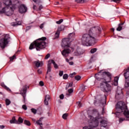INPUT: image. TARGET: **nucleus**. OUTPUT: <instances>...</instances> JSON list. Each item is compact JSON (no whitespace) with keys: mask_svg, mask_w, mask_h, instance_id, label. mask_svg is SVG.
Segmentation results:
<instances>
[{"mask_svg":"<svg viewBox=\"0 0 129 129\" xmlns=\"http://www.w3.org/2000/svg\"><path fill=\"white\" fill-rule=\"evenodd\" d=\"M97 80L100 81L104 79V81L100 83V88L103 92H109L111 91V86L108 84L111 80V75L109 72L101 71L95 75Z\"/></svg>","mask_w":129,"mask_h":129,"instance_id":"nucleus-1","label":"nucleus"},{"mask_svg":"<svg viewBox=\"0 0 129 129\" xmlns=\"http://www.w3.org/2000/svg\"><path fill=\"white\" fill-rule=\"evenodd\" d=\"M75 35V34L74 33H72L69 35V38L62 39L61 45V47L64 48V49L62 50V52H61V54L66 58V57H68L71 52L74 51V48L71 47V40H70V39L72 38V37H74Z\"/></svg>","mask_w":129,"mask_h":129,"instance_id":"nucleus-2","label":"nucleus"},{"mask_svg":"<svg viewBox=\"0 0 129 129\" xmlns=\"http://www.w3.org/2000/svg\"><path fill=\"white\" fill-rule=\"evenodd\" d=\"M116 109L117 111L115 113L116 115L118 113H123L125 118L121 117L119 118V122H122L124 120H129V110L127 106L123 102H119L116 105Z\"/></svg>","mask_w":129,"mask_h":129,"instance_id":"nucleus-3","label":"nucleus"},{"mask_svg":"<svg viewBox=\"0 0 129 129\" xmlns=\"http://www.w3.org/2000/svg\"><path fill=\"white\" fill-rule=\"evenodd\" d=\"M3 4L6 6V7L3 8L0 11V14H6L7 16H12L14 13V10L17 9V4H19V1H15V4L12 6L10 7L12 5V0H4Z\"/></svg>","mask_w":129,"mask_h":129,"instance_id":"nucleus-4","label":"nucleus"},{"mask_svg":"<svg viewBox=\"0 0 129 129\" xmlns=\"http://www.w3.org/2000/svg\"><path fill=\"white\" fill-rule=\"evenodd\" d=\"M81 43L83 46L89 47L95 44V38L90 33H84L82 35Z\"/></svg>","mask_w":129,"mask_h":129,"instance_id":"nucleus-5","label":"nucleus"},{"mask_svg":"<svg viewBox=\"0 0 129 129\" xmlns=\"http://www.w3.org/2000/svg\"><path fill=\"white\" fill-rule=\"evenodd\" d=\"M47 38L43 37L41 38L35 40L34 42L32 43L29 46L30 50H33L34 48H35L37 51H41L42 49L46 48V42Z\"/></svg>","mask_w":129,"mask_h":129,"instance_id":"nucleus-6","label":"nucleus"},{"mask_svg":"<svg viewBox=\"0 0 129 129\" xmlns=\"http://www.w3.org/2000/svg\"><path fill=\"white\" fill-rule=\"evenodd\" d=\"M92 115L94 118H96L98 120V124L100 121V129H107V121L103 120V117L100 116L99 112L97 110L94 109Z\"/></svg>","mask_w":129,"mask_h":129,"instance_id":"nucleus-7","label":"nucleus"},{"mask_svg":"<svg viewBox=\"0 0 129 129\" xmlns=\"http://www.w3.org/2000/svg\"><path fill=\"white\" fill-rule=\"evenodd\" d=\"M89 123L90 125L85 126L83 127V129H93L94 127L98 126V120L96 118H94V117L91 115H89Z\"/></svg>","mask_w":129,"mask_h":129,"instance_id":"nucleus-8","label":"nucleus"},{"mask_svg":"<svg viewBox=\"0 0 129 129\" xmlns=\"http://www.w3.org/2000/svg\"><path fill=\"white\" fill-rule=\"evenodd\" d=\"M9 39H10V35L7 34L0 40V47L2 49H5L7 47V45L9 44Z\"/></svg>","mask_w":129,"mask_h":129,"instance_id":"nucleus-9","label":"nucleus"},{"mask_svg":"<svg viewBox=\"0 0 129 129\" xmlns=\"http://www.w3.org/2000/svg\"><path fill=\"white\" fill-rule=\"evenodd\" d=\"M28 86H24L22 89L20 90V94H21L22 96H23V102H26V96L27 93V88Z\"/></svg>","mask_w":129,"mask_h":129,"instance_id":"nucleus-10","label":"nucleus"},{"mask_svg":"<svg viewBox=\"0 0 129 129\" xmlns=\"http://www.w3.org/2000/svg\"><path fill=\"white\" fill-rule=\"evenodd\" d=\"M28 10L27 7L24 5H21L19 7V11L20 14H24V13H26Z\"/></svg>","mask_w":129,"mask_h":129,"instance_id":"nucleus-11","label":"nucleus"},{"mask_svg":"<svg viewBox=\"0 0 129 129\" xmlns=\"http://www.w3.org/2000/svg\"><path fill=\"white\" fill-rule=\"evenodd\" d=\"M121 96H122V90L121 89H117L116 92V98H119Z\"/></svg>","mask_w":129,"mask_h":129,"instance_id":"nucleus-12","label":"nucleus"},{"mask_svg":"<svg viewBox=\"0 0 129 129\" xmlns=\"http://www.w3.org/2000/svg\"><path fill=\"white\" fill-rule=\"evenodd\" d=\"M94 31H96L98 34H100V31H101V28L100 27L97 26L95 27H92L90 29L91 32H94Z\"/></svg>","mask_w":129,"mask_h":129,"instance_id":"nucleus-13","label":"nucleus"},{"mask_svg":"<svg viewBox=\"0 0 129 129\" xmlns=\"http://www.w3.org/2000/svg\"><path fill=\"white\" fill-rule=\"evenodd\" d=\"M83 54V51L81 48H78L74 53V55L75 56H79L80 55H82Z\"/></svg>","mask_w":129,"mask_h":129,"instance_id":"nucleus-14","label":"nucleus"},{"mask_svg":"<svg viewBox=\"0 0 129 129\" xmlns=\"http://www.w3.org/2000/svg\"><path fill=\"white\" fill-rule=\"evenodd\" d=\"M49 100H50V96L49 95H46L45 97V99L44 101L45 105H49Z\"/></svg>","mask_w":129,"mask_h":129,"instance_id":"nucleus-15","label":"nucleus"},{"mask_svg":"<svg viewBox=\"0 0 129 129\" xmlns=\"http://www.w3.org/2000/svg\"><path fill=\"white\" fill-rule=\"evenodd\" d=\"M48 62H49V63H50V65H51V64H53V65L54 66V68H55V69H58V64H57V63H56V62H55V61H54V60H53V59L49 60L48 61Z\"/></svg>","mask_w":129,"mask_h":129,"instance_id":"nucleus-16","label":"nucleus"},{"mask_svg":"<svg viewBox=\"0 0 129 129\" xmlns=\"http://www.w3.org/2000/svg\"><path fill=\"white\" fill-rule=\"evenodd\" d=\"M34 64L36 67H42L43 66V62L40 61L39 60L34 61Z\"/></svg>","mask_w":129,"mask_h":129,"instance_id":"nucleus-17","label":"nucleus"},{"mask_svg":"<svg viewBox=\"0 0 129 129\" xmlns=\"http://www.w3.org/2000/svg\"><path fill=\"white\" fill-rule=\"evenodd\" d=\"M124 76L125 77V79L129 78V67L128 69L125 71H124Z\"/></svg>","mask_w":129,"mask_h":129,"instance_id":"nucleus-18","label":"nucleus"},{"mask_svg":"<svg viewBox=\"0 0 129 129\" xmlns=\"http://www.w3.org/2000/svg\"><path fill=\"white\" fill-rule=\"evenodd\" d=\"M1 86L2 87H3V88H4L5 89H6V90H7V91H12L11 90V89H9V87H7V86H6V85H5L4 83H2L1 84Z\"/></svg>","mask_w":129,"mask_h":129,"instance_id":"nucleus-19","label":"nucleus"},{"mask_svg":"<svg viewBox=\"0 0 129 129\" xmlns=\"http://www.w3.org/2000/svg\"><path fill=\"white\" fill-rule=\"evenodd\" d=\"M65 28H66L65 26L62 25L60 27H58V28L57 29V31L59 32V33H60V32H61V31H64V30H65Z\"/></svg>","mask_w":129,"mask_h":129,"instance_id":"nucleus-20","label":"nucleus"},{"mask_svg":"<svg viewBox=\"0 0 129 129\" xmlns=\"http://www.w3.org/2000/svg\"><path fill=\"white\" fill-rule=\"evenodd\" d=\"M114 85L117 86L118 85V77H116L114 79Z\"/></svg>","mask_w":129,"mask_h":129,"instance_id":"nucleus-21","label":"nucleus"},{"mask_svg":"<svg viewBox=\"0 0 129 129\" xmlns=\"http://www.w3.org/2000/svg\"><path fill=\"white\" fill-rule=\"evenodd\" d=\"M126 82L125 83L124 86L125 88H128L129 87V78L125 79Z\"/></svg>","mask_w":129,"mask_h":129,"instance_id":"nucleus-22","label":"nucleus"},{"mask_svg":"<svg viewBox=\"0 0 129 129\" xmlns=\"http://www.w3.org/2000/svg\"><path fill=\"white\" fill-rule=\"evenodd\" d=\"M21 25H22V22L21 21L12 23V26H21Z\"/></svg>","mask_w":129,"mask_h":129,"instance_id":"nucleus-23","label":"nucleus"},{"mask_svg":"<svg viewBox=\"0 0 129 129\" xmlns=\"http://www.w3.org/2000/svg\"><path fill=\"white\" fill-rule=\"evenodd\" d=\"M49 72H51V63H49L48 62V63L47 64V74L49 73Z\"/></svg>","mask_w":129,"mask_h":129,"instance_id":"nucleus-24","label":"nucleus"},{"mask_svg":"<svg viewBox=\"0 0 129 129\" xmlns=\"http://www.w3.org/2000/svg\"><path fill=\"white\" fill-rule=\"evenodd\" d=\"M75 2L78 4H83L85 2H88V0H76Z\"/></svg>","mask_w":129,"mask_h":129,"instance_id":"nucleus-25","label":"nucleus"},{"mask_svg":"<svg viewBox=\"0 0 129 129\" xmlns=\"http://www.w3.org/2000/svg\"><path fill=\"white\" fill-rule=\"evenodd\" d=\"M123 25V23H120L118 25V28H117L116 30L117 31H121V30H122V27L121 26H122Z\"/></svg>","mask_w":129,"mask_h":129,"instance_id":"nucleus-26","label":"nucleus"},{"mask_svg":"<svg viewBox=\"0 0 129 129\" xmlns=\"http://www.w3.org/2000/svg\"><path fill=\"white\" fill-rule=\"evenodd\" d=\"M24 123H25V124H26V125H28L29 126H30V125H31V122H30V121H29L28 120H25Z\"/></svg>","mask_w":129,"mask_h":129,"instance_id":"nucleus-27","label":"nucleus"},{"mask_svg":"<svg viewBox=\"0 0 129 129\" xmlns=\"http://www.w3.org/2000/svg\"><path fill=\"white\" fill-rule=\"evenodd\" d=\"M60 35V32L57 31L55 34V39H58L59 38V36Z\"/></svg>","mask_w":129,"mask_h":129,"instance_id":"nucleus-28","label":"nucleus"},{"mask_svg":"<svg viewBox=\"0 0 129 129\" xmlns=\"http://www.w3.org/2000/svg\"><path fill=\"white\" fill-rule=\"evenodd\" d=\"M97 51V48H94L91 49L90 52L91 53V54H93L95 53V52H96Z\"/></svg>","mask_w":129,"mask_h":129,"instance_id":"nucleus-29","label":"nucleus"},{"mask_svg":"<svg viewBox=\"0 0 129 129\" xmlns=\"http://www.w3.org/2000/svg\"><path fill=\"white\" fill-rule=\"evenodd\" d=\"M37 124H38V125H43V123H42V120L41 119L38 120L36 121Z\"/></svg>","mask_w":129,"mask_h":129,"instance_id":"nucleus-30","label":"nucleus"},{"mask_svg":"<svg viewBox=\"0 0 129 129\" xmlns=\"http://www.w3.org/2000/svg\"><path fill=\"white\" fill-rule=\"evenodd\" d=\"M10 123H18V122H16V118L13 117L12 120H10Z\"/></svg>","mask_w":129,"mask_h":129,"instance_id":"nucleus-31","label":"nucleus"},{"mask_svg":"<svg viewBox=\"0 0 129 129\" xmlns=\"http://www.w3.org/2000/svg\"><path fill=\"white\" fill-rule=\"evenodd\" d=\"M5 101L6 105H10L11 104V101L9 99H6Z\"/></svg>","mask_w":129,"mask_h":129,"instance_id":"nucleus-32","label":"nucleus"},{"mask_svg":"<svg viewBox=\"0 0 129 129\" xmlns=\"http://www.w3.org/2000/svg\"><path fill=\"white\" fill-rule=\"evenodd\" d=\"M67 116H68V113H64L62 115V118L63 119H67Z\"/></svg>","mask_w":129,"mask_h":129,"instance_id":"nucleus-33","label":"nucleus"},{"mask_svg":"<svg viewBox=\"0 0 129 129\" xmlns=\"http://www.w3.org/2000/svg\"><path fill=\"white\" fill-rule=\"evenodd\" d=\"M75 79H76V80H77V81H79V80L81 79V77L80 76H76L75 77Z\"/></svg>","mask_w":129,"mask_h":129,"instance_id":"nucleus-34","label":"nucleus"},{"mask_svg":"<svg viewBox=\"0 0 129 129\" xmlns=\"http://www.w3.org/2000/svg\"><path fill=\"white\" fill-rule=\"evenodd\" d=\"M24 121V120L22 117H19L18 118V122H20V123H22V122Z\"/></svg>","mask_w":129,"mask_h":129,"instance_id":"nucleus-35","label":"nucleus"},{"mask_svg":"<svg viewBox=\"0 0 129 129\" xmlns=\"http://www.w3.org/2000/svg\"><path fill=\"white\" fill-rule=\"evenodd\" d=\"M31 110L32 112H33V113H34V114H36V113H37V110L36 109L32 108Z\"/></svg>","mask_w":129,"mask_h":129,"instance_id":"nucleus-36","label":"nucleus"},{"mask_svg":"<svg viewBox=\"0 0 129 129\" xmlns=\"http://www.w3.org/2000/svg\"><path fill=\"white\" fill-rule=\"evenodd\" d=\"M63 22V19H60L59 21L56 22V24H57L58 25H60V24H61V23H62Z\"/></svg>","mask_w":129,"mask_h":129,"instance_id":"nucleus-37","label":"nucleus"},{"mask_svg":"<svg viewBox=\"0 0 129 129\" xmlns=\"http://www.w3.org/2000/svg\"><path fill=\"white\" fill-rule=\"evenodd\" d=\"M68 75L67 74H64L63 76V79H68Z\"/></svg>","mask_w":129,"mask_h":129,"instance_id":"nucleus-38","label":"nucleus"},{"mask_svg":"<svg viewBox=\"0 0 129 129\" xmlns=\"http://www.w3.org/2000/svg\"><path fill=\"white\" fill-rule=\"evenodd\" d=\"M49 58H50V54L48 53L45 57L44 59H45V60H47V59H48Z\"/></svg>","mask_w":129,"mask_h":129,"instance_id":"nucleus-39","label":"nucleus"},{"mask_svg":"<svg viewBox=\"0 0 129 129\" xmlns=\"http://www.w3.org/2000/svg\"><path fill=\"white\" fill-rule=\"evenodd\" d=\"M63 71H60L59 73V76H60V77L62 76H63Z\"/></svg>","mask_w":129,"mask_h":129,"instance_id":"nucleus-40","label":"nucleus"},{"mask_svg":"<svg viewBox=\"0 0 129 129\" xmlns=\"http://www.w3.org/2000/svg\"><path fill=\"white\" fill-rule=\"evenodd\" d=\"M77 104L79 107H81V102H77Z\"/></svg>","mask_w":129,"mask_h":129,"instance_id":"nucleus-41","label":"nucleus"},{"mask_svg":"<svg viewBox=\"0 0 129 129\" xmlns=\"http://www.w3.org/2000/svg\"><path fill=\"white\" fill-rule=\"evenodd\" d=\"M16 58V55H13L12 57H10V61H13L14 59Z\"/></svg>","mask_w":129,"mask_h":129,"instance_id":"nucleus-42","label":"nucleus"},{"mask_svg":"<svg viewBox=\"0 0 129 129\" xmlns=\"http://www.w3.org/2000/svg\"><path fill=\"white\" fill-rule=\"evenodd\" d=\"M22 108L25 110H27V106H26V105H23L22 106Z\"/></svg>","mask_w":129,"mask_h":129,"instance_id":"nucleus-43","label":"nucleus"},{"mask_svg":"<svg viewBox=\"0 0 129 129\" xmlns=\"http://www.w3.org/2000/svg\"><path fill=\"white\" fill-rule=\"evenodd\" d=\"M44 25H45V23L41 24V25L40 26V28L43 29V28H44Z\"/></svg>","mask_w":129,"mask_h":129,"instance_id":"nucleus-44","label":"nucleus"},{"mask_svg":"<svg viewBox=\"0 0 129 129\" xmlns=\"http://www.w3.org/2000/svg\"><path fill=\"white\" fill-rule=\"evenodd\" d=\"M39 85L40 86H44V82H43V81H40L39 82Z\"/></svg>","mask_w":129,"mask_h":129,"instance_id":"nucleus-45","label":"nucleus"},{"mask_svg":"<svg viewBox=\"0 0 129 129\" xmlns=\"http://www.w3.org/2000/svg\"><path fill=\"white\" fill-rule=\"evenodd\" d=\"M68 92H69V93H72V92H73V89H69Z\"/></svg>","mask_w":129,"mask_h":129,"instance_id":"nucleus-46","label":"nucleus"},{"mask_svg":"<svg viewBox=\"0 0 129 129\" xmlns=\"http://www.w3.org/2000/svg\"><path fill=\"white\" fill-rule=\"evenodd\" d=\"M59 98H60V99H64V95L61 94L59 96Z\"/></svg>","mask_w":129,"mask_h":129,"instance_id":"nucleus-47","label":"nucleus"},{"mask_svg":"<svg viewBox=\"0 0 129 129\" xmlns=\"http://www.w3.org/2000/svg\"><path fill=\"white\" fill-rule=\"evenodd\" d=\"M68 85L69 86V87H72V86H73V83L71 82L69 84H68Z\"/></svg>","mask_w":129,"mask_h":129,"instance_id":"nucleus-48","label":"nucleus"},{"mask_svg":"<svg viewBox=\"0 0 129 129\" xmlns=\"http://www.w3.org/2000/svg\"><path fill=\"white\" fill-rule=\"evenodd\" d=\"M75 74H76V73H72V74H70V77H73V76L74 75H75Z\"/></svg>","mask_w":129,"mask_h":129,"instance_id":"nucleus-49","label":"nucleus"},{"mask_svg":"<svg viewBox=\"0 0 129 129\" xmlns=\"http://www.w3.org/2000/svg\"><path fill=\"white\" fill-rule=\"evenodd\" d=\"M112 2H114V3H119L120 2V0H112Z\"/></svg>","mask_w":129,"mask_h":129,"instance_id":"nucleus-50","label":"nucleus"},{"mask_svg":"<svg viewBox=\"0 0 129 129\" xmlns=\"http://www.w3.org/2000/svg\"><path fill=\"white\" fill-rule=\"evenodd\" d=\"M42 9H43V6L42 5H40L39 7V11H41V10H42Z\"/></svg>","mask_w":129,"mask_h":129,"instance_id":"nucleus-51","label":"nucleus"},{"mask_svg":"<svg viewBox=\"0 0 129 129\" xmlns=\"http://www.w3.org/2000/svg\"><path fill=\"white\" fill-rule=\"evenodd\" d=\"M38 73H39V74H41L42 73V71H41V70H38Z\"/></svg>","mask_w":129,"mask_h":129,"instance_id":"nucleus-52","label":"nucleus"},{"mask_svg":"<svg viewBox=\"0 0 129 129\" xmlns=\"http://www.w3.org/2000/svg\"><path fill=\"white\" fill-rule=\"evenodd\" d=\"M69 63L70 65H73V64H74V63L73 62V61L69 62Z\"/></svg>","mask_w":129,"mask_h":129,"instance_id":"nucleus-53","label":"nucleus"},{"mask_svg":"<svg viewBox=\"0 0 129 129\" xmlns=\"http://www.w3.org/2000/svg\"><path fill=\"white\" fill-rule=\"evenodd\" d=\"M0 128H5V126L4 125H0Z\"/></svg>","mask_w":129,"mask_h":129,"instance_id":"nucleus-54","label":"nucleus"},{"mask_svg":"<svg viewBox=\"0 0 129 129\" xmlns=\"http://www.w3.org/2000/svg\"><path fill=\"white\" fill-rule=\"evenodd\" d=\"M69 87H69L68 84H67V86H66V89H68V88H69Z\"/></svg>","mask_w":129,"mask_h":129,"instance_id":"nucleus-55","label":"nucleus"},{"mask_svg":"<svg viewBox=\"0 0 129 129\" xmlns=\"http://www.w3.org/2000/svg\"><path fill=\"white\" fill-rule=\"evenodd\" d=\"M36 5H34L33 7V10H36Z\"/></svg>","mask_w":129,"mask_h":129,"instance_id":"nucleus-56","label":"nucleus"},{"mask_svg":"<svg viewBox=\"0 0 129 129\" xmlns=\"http://www.w3.org/2000/svg\"><path fill=\"white\" fill-rule=\"evenodd\" d=\"M32 121L36 122V119L32 118Z\"/></svg>","mask_w":129,"mask_h":129,"instance_id":"nucleus-57","label":"nucleus"},{"mask_svg":"<svg viewBox=\"0 0 129 129\" xmlns=\"http://www.w3.org/2000/svg\"><path fill=\"white\" fill-rule=\"evenodd\" d=\"M66 60L67 62H69V59L68 58H66Z\"/></svg>","mask_w":129,"mask_h":129,"instance_id":"nucleus-58","label":"nucleus"},{"mask_svg":"<svg viewBox=\"0 0 129 129\" xmlns=\"http://www.w3.org/2000/svg\"><path fill=\"white\" fill-rule=\"evenodd\" d=\"M39 129H44V128H43V126H42V125H41L39 127Z\"/></svg>","mask_w":129,"mask_h":129,"instance_id":"nucleus-59","label":"nucleus"},{"mask_svg":"<svg viewBox=\"0 0 129 129\" xmlns=\"http://www.w3.org/2000/svg\"><path fill=\"white\" fill-rule=\"evenodd\" d=\"M73 57H71L70 58V60H73Z\"/></svg>","mask_w":129,"mask_h":129,"instance_id":"nucleus-60","label":"nucleus"},{"mask_svg":"<svg viewBox=\"0 0 129 129\" xmlns=\"http://www.w3.org/2000/svg\"><path fill=\"white\" fill-rule=\"evenodd\" d=\"M0 9H2V3L0 2Z\"/></svg>","mask_w":129,"mask_h":129,"instance_id":"nucleus-61","label":"nucleus"},{"mask_svg":"<svg viewBox=\"0 0 129 129\" xmlns=\"http://www.w3.org/2000/svg\"><path fill=\"white\" fill-rule=\"evenodd\" d=\"M33 2H34V3H36V2H37V0H33Z\"/></svg>","mask_w":129,"mask_h":129,"instance_id":"nucleus-62","label":"nucleus"},{"mask_svg":"<svg viewBox=\"0 0 129 129\" xmlns=\"http://www.w3.org/2000/svg\"><path fill=\"white\" fill-rule=\"evenodd\" d=\"M0 94L3 95V94H4L3 93V92H0Z\"/></svg>","mask_w":129,"mask_h":129,"instance_id":"nucleus-63","label":"nucleus"},{"mask_svg":"<svg viewBox=\"0 0 129 129\" xmlns=\"http://www.w3.org/2000/svg\"><path fill=\"white\" fill-rule=\"evenodd\" d=\"M112 30L113 31H114V28H112Z\"/></svg>","mask_w":129,"mask_h":129,"instance_id":"nucleus-64","label":"nucleus"}]
</instances>
